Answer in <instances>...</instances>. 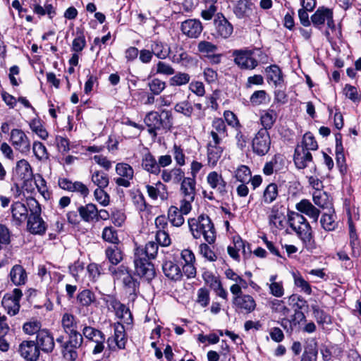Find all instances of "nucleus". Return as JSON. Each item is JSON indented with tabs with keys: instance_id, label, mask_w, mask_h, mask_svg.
<instances>
[{
	"instance_id": "47",
	"label": "nucleus",
	"mask_w": 361,
	"mask_h": 361,
	"mask_svg": "<svg viewBox=\"0 0 361 361\" xmlns=\"http://www.w3.org/2000/svg\"><path fill=\"white\" fill-rule=\"evenodd\" d=\"M278 196V186L275 183L269 184L264 191L263 200L266 204L273 202Z\"/></svg>"
},
{
	"instance_id": "18",
	"label": "nucleus",
	"mask_w": 361,
	"mask_h": 361,
	"mask_svg": "<svg viewBox=\"0 0 361 361\" xmlns=\"http://www.w3.org/2000/svg\"><path fill=\"white\" fill-rule=\"evenodd\" d=\"M182 32L190 38H197L202 32L201 22L197 19H188L181 23Z\"/></svg>"
},
{
	"instance_id": "10",
	"label": "nucleus",
	"mask_w": 361,
	"mask_h": 361,
	"mask_svg": "<svg viewBox=\"0 0 361 361\" xmlns=\"http://www.w3.org/2000/svg\"><path fill=\"white\" fill-rule=\"evenodd\" d=\"M135 274L147 281H152L156 276L154 264L147 259L134 255Z\"/></svg>"
},
{
	"instance_id": "22",
	"label": "nucleus",
	"mask_w": 361,
	"mask_h": 361,
	"mask_svg": "<svg viewBox=\"0 0 361 361\" xmlns=\"http://www.w3.org/2000/svg\"><path fill=\"white\" fill-rule=\"evenodd\" d=\"M145 188L148 196L153 200L159 197L161 201H166L169 198L167 187L161 181L157 182L154 185H146Z\"/></svg>"
},
{
	"instance_id": "28",
	"label": "nucleus",
	"mask_w": 361,
	"mask_h": 361,
	"mask_svg": "<svg viewBox=\"0 0 361 361\" xmlns=\"http://www.w3.org/2000/svg\"><path fill=\"white\" fill-rule=\"evenodd\" d=\"M159 250V245L157 243L149 241L146 243L145 247H138L135 250V255L141 257L149 260L156 258Z\"/></svg>"
},
{
	"instance_id": "38",
	"label": "nucleus",
	"mask_w": 361,
	"mask_h": 361,
	"mask_svg": "<svg viewBox=\"0 0 361 361\" xmlns=\"http://www.w3.org/2000/svg\"><path fill=\"white\" fill-rule=\"evenodd\" d=\"M312 198L314 203L322 209L332 208L331 200L327 192L322 190H316L312 193Z\"/></svg>"
},
{
	"instance_id": "62",
	"label": "nucleus",
	"mask_w": 361,
	"mask_h": 361,
	"mask_svg": "<svg viewBox=\"0 0 361 361\" xmlns=\"http://www.w3.org/2000/svg\"><path fill=\"white\" fill-rule=\"evenodd\" d=\"M151 92L159 95L166 87V83L158 78H154L148 83Z\"/></svg>"
},
{
	"instance_id": "48",
	"label": "nucleus",
	"mask_w": 361,
	"mask_h": 361,
	"mask_svg": "<svg viewBox=\"0 0 361 361\" xmlns=\"http://www.w3.org/2000/svg\"><path fill=\"white\" fill-rule=\"evenodd\" d=\"M82 335L88 340L96 342L105 337L104 334L99 330L92 326H85L82 329Z\"/></svg>"
},
{
	"instance_id": "8",
	"label": "nucleus",
	"mask_w": 361,
	"mask_h": 361,
	"mask_svg": "<svg viewBox=\"0 0 361 361\" xmlns=\"http://www.w3.org/2000/svg\"><path fill=\"white\" fill-rule=\"evenodd\" d=\"M271 137L265 129H259L252 141V152L258 156L267 154L271 147Z\"/></svg>"
},
{
	"instance_id": "30",
	"label": "nucleus",
	"mask_w": 361,
	"mask_h": 361,
	"mask_svg": "<svg viewBox=\"0 0 361 361\" xmlns=\"http://www.w3.org/2000/svg\"><path fill=\"white\" fill-rule=\"evenodd\" d=\"M141 166L145 171L151 174L158 175L161 172V169L157 165V161L149 152H147L142 155Z\"/></svg>"
},
{
	"instance_id": "52",
	"label": "nucleus",
	"mask_w": 361,
	"mask_h": 361,
	"mask_svg": "<svg viewBox=\"0 0 361 361\" xmlns=\"http://www.w3.org/2000/svg\"><path fill=\"white\" fill-rule=\"evenodd\" d=\"M294 283L295 285L300 288V291L305 293L307 295L312 294V288L310 283L300 274H293Z\"/></svg>"
},
{
	"instance_id": "57",
	"label": "nucleus",
	"mask_w": 361,
	"mask_h": 361,
	"mask_svg": "<svg viewBox=\"0 0 361 361\" xmlns=\"http://www.w3.org/2000/svg\"><path fill=\"white\" fill-rule=\"evenodd\" d=\"M172 61L173 62L187 66L192 61V59L187 52L183 51V49H180V50L176 51V54L173 56Z\"/></svg>"
},
{
	"instance_id": "63",
	"label": "nucleus",
	"mask_w": 361,
	"mask_h": 361,
	"mask_svg": "<svg viewBox=\"0 0 361 361\" xmlns=\"http://www.w3.org/2000/svg\"><path fill=\"white\" fill-rule=\"evenodd\" d=\"M250 176L251 172L250 169L245 165H242L238 167L235 171V178L238 181L241 183H245L250 178Z\"/></svg>"
},
{
	"instance_id": "64",
	"label": "nucleus",
	"mask_w": 361,
	"mask_h": 361,
	"mask_svg": "<svg viewBox=\"0 0 361 361\" xmlns=\"http://www.w3.org/2000/svg\"><path fill=\"white\" fill-rule=\"evenodd\" d=\"M317 353L316 346L308 347L302 354L301 361H317Z\"/></svg>"
},
{
	"instance_id": "32",
	"label": "nucleus",
	"mask_w": 361,
	"mask_h": 361,
	"mask_svg": "<svg viewBox=\"0 0 361 361\" xmlns=\"http://www.w3.org/2000/svg\"><path fill=\"white\" fill-rule=\"evenodd\" d=\"M336 215L333 208H330L328 212H325L322 215L320 219V224L322 227L326 231H333L338 227Z\"/></svg>"
},
{
	"instance_id": "25",
	"label": "nucleus",
	"mask_w": 361,
	"mask_h": 361,
	"mask_svg": "<svg viewBox=\"0 0 361 361\" xmlns=\"http://www.w3.org/2000/svg\"><path fill=\"white\" fill-rule=\"evenodd\" d=\"M117 279L122 277L124 286L128 289L130 293H135L139 287V282L135 280L128 271H125L123 267H121L115 271Z\"/></svg>"
},
{
	"instance_id": "44",
	"label": "nucleus",
	"mask_w": 361,
	"mask_h": 361,
	"mask_svg": "<svg viewBox=\"0 0 361 361\" xmlns=\"http://www.w3.org/2000/svg\"><path fill=\"white\" fill-rule=\"evenodd\" d=\"M32 152L36 159L40 161H45L49 158L46 147L41 142L35 141L33 142Z\"/></svg>"
},
{
	"instance_id": "16",
	"label": "nucleus",
	"mask_w": 361,
	"mask_h": 361,
	"mask_svg": "<svg viewBox=\"0 0 361 361\" xmlns=\"http://www.w3.org/2000/svg\"><path fill=\"white\" fill-rule=\"evenodd\" d=\"M14 173L15 176L24 183L31 180L34 176L30 164L25 159H20L16 162Z\"/></svg>"
},
{
	"instance_id": "12",
	"label": "nucleus",
	"mask_w": 361,
	"mask_h": 361,
	"mask_svg": "<svg viewBox=\"0 0 361 361\" xmlns=\"http://www.w3.org/2000/svg\"><path fill=\"white\" fill-rule=\"evenodd\" d=\"M10 142L15 149L22 154H27L30 150V140L20 129L11 130Z\"/></svg>"
},
{
	"instance_id": "9",
	"label": "nucleus",
	"mask_w": 361,
	"mask_h": 361,
	"mask_svg": "<svg viewBox=\"0 0 361 361\" xmlns=\"http://www.w3.org/2000/svg\"><path fill=\"white\" fill-rule=\"evenodd\" d=\"M311 21L312 25L318 29H321L325 22H326L329 28L331 30L335 29L333 11L325 6H320L317 9L311 16Z\"/></svg>"
},
{
	"instance_id": "35",
	"label": "nucleus",
	"mask_w": 361,
	"mask_h": 361,
	"mask_svg": "<svg viewBox=\"0 0 361 361\" xmlns=\"http://www.w3.org/2000/svg\"><path fill=\"white\" fill-rule=\"evenodd\" d=\"M111 305L114 309L116 316L121 319L123 322L128 324L132 322L133 317L129 308L116 300H114Z\"/></svg>"
},
{
	"instance_id": "39",
	"label": "nucleus",
	"mask_w": 361,
	"mask_h": 361,
	"mask_svg": "<svg viewBox=\"0 0 361 361\" xmlns=\"http://www.w3.org/2000/svg\"><path fill=\"white\" fill-rule=\"evenodd\" d=\"M183 215L185 214L181 210V204H180V208L171 206L169 209L168 219L173 226L179 227L183 224L185 221Z\"/></svg>"
},
{
	"instance_id": "27",
	"label": "nucleus",
	"mask_w": 361,
	"mask_h": 361,
	"mask_svg": "<svg viewBox=\"0 0 361 361\" xmlns=\"http://www.w3.org/2000/svg\"><path fill=\"white\" fill-rule=\"evenodd\" d=\"M220 144L216 143L213 140L207 143V162L212 167L216 165L223 153V148Z\"/></svg>"
},
{
	"instance_id": "23",
	"label": "nucleus",
	"mask_w": 361,
	"mask_h": 361,
	"mask_svg": "<svg viewBox=\"0 0 361 361\" xmlns=\"http://www.w3.org/2000/svg\"><path fill=\"white\" fill-rule=\"evenodd\" d=\"M209 135L216 143H221L222 140L227 136L226 126L222 118L213 120Z\"/></svg>"
},
{
	"instance_id": "13",
	"label": "nucleus",
	"mask_w": 361,
	"mask_h": 361,
	"mask_svg": "<svg viewBox=\"0 0 361 361\" xmlns=\"http://www.w3.org/2000/svg\"><path fill=\"white\" fill-rule=\"evenodd\" d=\"M108 348L111 351L126 348L127 337L124 326L118 322L114 324V334L113 338L107 339Z\"/></svg>"
},
{
	"instance_id": "17",
	"label": "nucleus",
	"mask_w": 361,
	"mask_h": 361,
	"mask_svg": "<svg viewBox=\"0 0 361 361\" xmlns=\"http://www.w3.org/2000/svg\"><path fill=\"white\" fill-rule=\"evenodd\" d=\"M20 355L29 361H36L39 356V349L32 341H24L19 345Z\"/></svg>"
},
{
	"instance_id": "59",
	"label": "nucleus",
	"mask_w": 361,
	"mask_h": 361,
	"mask_svg": "<svg viewBox=\"0 0 361 361\" xmlns=\"http://www.w3.org/2000/svg\"><path fill=\"white\" fill-rule=\"evenodd\" d=\"M31 130L35 133L41 139L46 140L48 137V132L43 127L39 121L33 120L30 124Z\"/></svg>"
},
{
	"instance_id": "43",
	"label": "nucleus",
	"mask_w": 361,
	"mask_h": 361,
	"mask_svg": "<svg viewBox=\"0 0 361 361\" xmlns=\"http://www.w3.org/2000/svg\"><path fill=\"white\" fill-rule=\"evenodd\" d=\"M105 254L109 262L114 265L118 264L123 259L122 251L116 244L108 247L105 251Z\"/></svg>"
},
{
	"instance_id": "50",
	"label": "nucleus",
	"mask_w": 361,
	"mask_h": 361,
	"mask_svg": "<svg viewBox=\"0 0 361 361\" xmlns=\"http://www.w3.org/2000/svg\"><path fill=\"white\" fill-rule=\"evenodd\" d=\"M297 147H302L310 152V150H317L318 145L312 134L307 133L303 136L302 145H298Z\"/></svg>"
},
{
	"instance_id": "55",
	"label": "nucleus",
	"mask_w": 361,
	"mask_h": 361,
	"mask_svg": "<svg viewBox=\"0 0 361 361\" xmlns=\"http://www.w3.org/2000/svg\"><path fill=\"white\" fill-rule=\"evenodd\" d=\"M174 110L186 117H190L193 112V106L188 101H182L175 105Z\"/></svg>"
},
{
	"instance_id": "41",
	"label": "nucleus",
	"mask_w": 361,
	"mask_h": 361,
	"mask_svg": "<svg viewBox=\"0 0 361 361\" xmlns=\"http://www.w3.org/2000/svg\"><path fill=\"white\" fill-rule=\"evenodd\" d=\"M78 212L81 219L87 222L93 221L98 215V210L96 206L91 203L80 207Z\"/></svg>"
},
{
	"instance_id": "56",
	"label": "nucleus",
	"mask_w": 361,
	"mask_h": 361,
	"mask_svg": "<svg viewBox=\"0 0 361 361\" xmlns=\"http://www.w3.org/2000/svg\"><path fill=\"white\" fill-rule=\"evenodd\" d=\"M190 79L188 73L179 72L170 78L169 82L172 86H181L188 83Z\"/></svg>"
},
{
	"instance_id": "31",
	"label": "nucleus",
	"mask_w": 361,
	"mask_h": 361,
	"mask_svg": "<svg viewBox=\"0 0 361 361\" xmlns=\"http://www.w3.org/2000/svg\"><path fill=\"white\" fill-rule=\"evenodd\" d=\"M61 326L68 336L74 334H80L77 331V322L75 317L71 313H64L61 318Z\"/></svg>"
},
{
	"instance_id": "21",
	"label": "nucleus",
	"mask_w": 361,
	"mask_h": 361,
	"mask_svg": "<svg viewBox=\"0 0 361 361\" xmlns=\"http://www.w3.org/2000/svg\"><path fill=\"white\" fill-rule=\"evenodd\" d=\"M295 209L298 213L304 214L309 218L312 219L313 221L317 222L320 215V211L315 206H314L310 200L302 199L295 204Z\"/></svg>"
},
{
	"instance_id": "5",
	"label": "nucleus",
	"mask_w": 361,
	"mask_h": 361,
	"mask_svg": "<svg viewBox=\"0 0 361 361\" xmlns=\"http://www.w3.org/2000/svg\"><path fill=\"white\" fill-rule=\"evenodd\" d=\"M195 185V179L189 177L183 178L181 182L180 203L181 204V210L185 214H188L192 209V202L196 195Z\"/></svg>"
},
{
	"instance_id": "61",
	"label": "nucleus",
	"mask_w": 361,
	"mask_h": 361,
	"mask_svg": "<svg viewBox=\"0 0 361 361\" xmlns=\"http://www.w3.org/2000/svg\"><path fill=\"white\" fill-rule=\"evenodd\" d=\"M343 91L345 97L353 102H359L360 101L361 95L359 94L355 87L347 84L345 85Z\"/></svg>"
},
{
	"instance_id": "15",
	"label": "nucleus",
	"mask_w": 361,
	"mask_h": 361,
	"mask_svg": "<svg viewBox=\"0 0 361 361\" xmlns=\"http://www.w3.org/2000/svg\"><path fill=\"white\" fill-rule=\"evenodd\" d=\"M23 296L20 289L15 288L10 294H6L2 299V305L8 314L14 316L20 310V300Z\"/></svg>"
},
{
	"instance_id": "33",
	"label": "nucleus",
	"mask_w": 361,
	"mask_h": 361,
	"mask_svg": "<svg viewBox=\"0 0 361 361\" xmlns=\"http://www.w3.org/2000/svg\"><path fill=\"white\" fill-rule=\"evenodd\" d=\"M165 276L173 281H178L182 278L183 274L180 267L172 261H166L162 265Z\"/></svg>"
},
{
	"instance_id": "46",
	"label": "nucleus",
	"mask_w": 361,
	"mask_h": 361,
	"mask_svg": "<svg viewBox=\"0 0 361 361\" xmlns=\"http://www.w3.org/2000/svg\"><path fill=\"white\" fill-rule=\"evenodd\" d=\"M91 180L94 185L98 186V188H105L109 183L107 174L99 171L92 173Z\"/></svg>"
},
{
	"instance_id": "3",
	"label": "nucleus",
	"mask_w": 361,
	"mask_h": 361,
	"mask_svg": "<svg viewBox=\"0 0 361 361\" xmlns=\"http://www.w3.org/2000/svg\"><path fill=\"white\" fill-rule=\"evenodd\" d=\"M144 122L148 127V132L153 137H157V131L164 128L170 129L172 126V114L170 111L163 110L159 114L157 111H152L148 112Z\"/></svg>"
},
{
	"instance_id": "34",
	"label": "nucleus",
	"mask_w": 361,
	"mask_h": 361,
	"mask_svg": "<svg viewBox=\"0 0 361 361\" xmlns=\"http://www.w3.org/2000/svg\"><path fill=\"white\" fill-rule=\"evenodd\" d=\"M27 212L25 205L20 202H16L11 206L12 217L18 225H20L28 218Z\"/></svg>"
},
{
	"instance_id": "60",
	"label": "nucleus",
	"mask_w": 361,
	"mask_h": 361,
	"mask_svg": "<svg viewBox=\"0 0 361 361\" xmlns=\"http://www.w3.org/2000/svg\"><path fill=\"white\" fill-rule=\"evenodd\" d=\"M267 97L265 90H257L250 96V102L253 106H259L266 102Z\"/></svg>"
},
{
	"instance_id": "37",
	"label": "nucleus",
	"mask_w": 361,
	"mask_h": 361,
	"mask_svg": "<svg viewBox=\"0 0 361 361\" xmlns=\"http://www.w3.org/2000/svg\"><path fill=\"white\" fill-rule=\"evenodd\" d=\"M277 116L276 111L272 109L262 111L260 116V122L263 128L261 129H265L267 131L271 129L276 121Z\"/></svg>"
},
{
	"instance_id": "40",
	"label": "nucleus",
	"mask_w": 361,
	"mask_h": 361,
	"mask_svg": "<svg viewBox=\"0 0 361 361\" xmlns=\"http://www.w3.org/2000/svg\"><path fill=\"white\" fill-rule=\"evenodd\" d=\"M253 4L248 0H239L234 7V13L238 18L249 16L252 11Z\"/></svg>"
},
{
	"instance_id": "26",
	"label": "nucleus",
	"mask_w": 361,
	"mask_h": 361,
	"mask_svg": "<svg viewBox=\"0 0 361 361\" xmlns=\"http://www.w3.org/2000/svg\"><path fill=\"white\" fill-rule=\"evenodd\" d=\"M294 163L299 169H303L308 166L312 161V156L310 152L303 149L302 147H296L294 154Z\"/></svg>"
},
{
	"instance_id": "45",
	"label": "nucleus",
	"mask_w": 361,
	"mask_h": 361,
	"mask_svg": "<svg viewBox=\"0 0 361 361\" xmlns=\"http://www.w3.org/2000/svg\"><path fill=\"white\" fill-rule=\"evenodd\" d=\"M217 49L216 45L208 41L202 40L197 44V51L205 58L215 53Z\"/></svg>"
},
{
	"instance_id": "19",
	"label": "nucleus",
	"mask_w": 361,
	"mask_h": 361,
	"mask_svg": "<svg viewBox=\"0 0 361 361\" xmlns=\"http://www.w3.org/2000/svg\"><path fill=\"white\" fill-rule=\"evenodd\" d=\"M207 182L210 188L215 190L221 196L227 192V184L222 176L216 171L210 172L207 176Z\"/></svg>"
},
{
	"instance_id": "2",
	"label": "nucleus",
	"mask_w": 361,
	"mask_h": 361,
	"mask_svg": "<svg viewBox=\"0 0 361 361\" xmlns=\"http://www.w3.org/2000/svg\"><path fill=\"white\" fill-rule=\"evenodd\" d=\"M188 225L193 238L199 239L202 236L209 244L215 242V228L208 216L200 215L197 219H190L188 220Z\"/></svg>"
},
{
	"instance_id": "29",
	"label": "nucleus",
	"mask_w": 361,
	"mask_h": 361,
	"mask_svg": "<svg viewBox=\"0 0 361 361\" xmlns=\"http://www.w3.org/2000/svg\"><path fill=\"white\" fill-rule=\"evenodd\" d=\"M270 226L278 229H282L285 226L286 216L278 206H273L268 216Z\"/></svg>"
},
{
	"instance_id": "58",
	"label": "nucleus",
	"mask_w": 361,
	"mask_h": 361,
	"mask_svg": "<svg viewBox=\"0 0 361 361\" xmlns=\"http://www.w3.org/2000/svg\"><path fill=\"white\" fill-rule=\"evenodd\" d=\"M41 323L37 320H32L27 322L24 324L23 329L24 332L29 335H33L35 334H38L41 329Z\"/></svg>"
},
{
	"instance_id": "14",
	"label": "nucleus",
	"mask_w": 361,
	"mask_h": 361,
	"mask_svg": "<svg viewBox=\"0 0 361 361\" xmlns=\"http://www.w3.org/2000/svg\"><path fill=\"white\" fill-rule=\"evenodd\" d=\"M232 302L235 311L240 314H250L254 312L257 307L253 297L247 294L233 297Z\"/></svg>"
},
{
	"instance_id": "51",
	"label": "nucleus",
	"mask_w": 361,
	"mask_h": 361,
	"mask_svg": "<svg viewBox=\"0 0 361 361\" xmlns=\"http://www.w3.org/2000/svg\"><path fill=\"white\" fill-rule=\"evenodd\" d=\"M77 299L81 305L87 307L95 301V295L90 290L85 289L79 293Z\"/></svg>"
},
{
	"instance_id": "42",
	"label": "nucleus",
	"mask_w": 361,
	"mask_h": 361,
	"mask_svg": "<svg viewBox=\"0 0 361 361\" xmlns=\"http://www.w3.org/2000/svg\"><path fill=\"white\" fill-rule=\"evenodd\" d=\"M267 80L271 81L275 86L280 85L283 82L282 72L276 65H271L266 68Z\"/></svg>"
},
{
	"instance_id": "53",
	"label": "nucleus",
	"mask_w": 361,
	"mask_h": 361,
	"mask_svg": "<svg viewBox=\"0 0 361 361\" xmlns=\"http://www.w3.org/2000/svg\"><path fill=\"white\" fill-rule=\"evenodd\" d=\"M116 172L119 177L133 178L134 170L126 163H118L116 166Z\"/></svg>"
},
{
	"instance_id": "36",
	"label": "nucleus",
	"mask_w": 361,
	"mask_h": 361,
	"mask_svg": "<svg viewBox=\"0 0 361 361\" xmlns=\"http://www.w3.org/2000/svg\"><path fill=\"white\" fill-rule=\"evenodd\" d=\"M149 48L152 54L159 59H166L170 54V47L159 40L151 41Z\"/></svg>"
},
{
	"instance_id": "7",
	"label": "nucleus",
	"mask_w": 361,
	"mask_h": 361,
	"mask_svg": "<svg viewBox=\"0 0 361 361\" xmlns=\"http://www.w3.org/2000/svg\"><path fill=\"white\" fill-rule=\"evenodd\" d=\"M83 341L82 334H74L61 345V353L66 361H75L78 357V350Z\"/></svg>"
},
{
	"instance_id": "54",
	"label": "nucleus",
	"mask_w": 361,
	"mask_h": 361,
	"mask_svg": "<svg viewBox=\"0 0 361 361\" xmlns=\"http://www.w3.org/2000/svg\"><path fill=\"white\" fill-rule=\"evenodd\" d=\"M102 238L114 245L119 242L116 230L111 226L105 227L102 231Z\"/></svg>"
},
{
	"instance_id": "4",
	"label": "nucleus",
	"mask_w": 361,
	"mask_h": 361,
	"mask_svg": "<svg viewBox=\"0 0 361 361\" xmlns=\"http://www.w3.org/2000/svg\"><path fill=\"white\" fill-rule=\"evenodd\" d=\"M27 204L30 211L27 219V228L31 233L43 234L47 230V224L40 217L41 207L35 198L27 200Z\"/></svg>"
},
{
	"instance_id": "20",
	"label": "nucleus",
	"mask_w": 361,
	"mask_h": 361,
	"mask_svg": "<svg viewBox=\"0 0 361 361\" xmlns=\"http://www.w3.org/2000/svg\"><path fill=\"white\" fill-rule=\"evenodd\" d=\"M36 344L39 349L45 353H51L54 348V340L51 333L47 329H42L36 338Z\"/></svg>"
},
{
	"instance_id": "24",
	"label": "nucleus",
	"mask_w": 361,
	"mask_h": 361,
	"mask_svg": "<svg viewBox=\"0 0 361 361\" xmlns=\"http://www.w3.org/2000/svg\"><path fill=\"white\" fill-rule=\"evenodd\" d=\"M8 278L14 286H20L26 283L27 274L23 266L15 264L10 271Z\"/></svg>"
},
{
	"instance_id": "1",
	"label": "nucleus",
	"mask_w": 361,
	"mask_h": 361,
	"mask_svg": "<svg viewBox=\"0 0 361 361\" xmlns=\"http://www.w3.org/2000/svg\"><path fill=\"white\" fill-rule=\"evenodd\" d=\"M287 216L289 226L296 233L304 246L307 250L314 249L315 243L312 231L306 218L302 214L293 211H288Z\"/></svg>"
},
{
	"instance_id": "6",
	"label": "nucleus",
	"mask_w": 361,
	"mask_h": 361,
	"mask_svg": "<svg viewBox=\"0 0 361 361\" xmlns=\"http://www.w3.org/2000/svg\"><path fill=\"white\" fill-rule=\"evenodd\" d=\"M254 49H235L233 50L232 56L234 63L243 70H253L258 66V61L255 57Z\"/></svg>"
},
{
	"instance_id": "49",
	"label": "nucleus",
	"mask_w": 361,
	"mask_h": 361,
	"mask_svg": "<svg viewBox=\"0 0 361 361\" xmlns=\"http://www.w3.org/2000/svg\"><path fill=\"white\" fill-rule=\"evenodd\" d=\"M311 307L313 312V315L318 324H323L331 322L330 316L323 310L320 309L318 305H312Z\"/></svg>"
},
{
	"instance_id": "11",
	"label": "nucleus",
	"mask_w": 361,
	"mask_h": 361,
	"mask_svg": "<svg viewBox=\"0 0 361 361\" xmlns=\"http://www.w3.org/2000/svg\"><path fill=\"white\" fill-rule=\"evenodd\" d=\"M215 36L221 39L229 38L233 32V26L221 13H218L214 19Z\"/></svg>"
}]
</instances>
